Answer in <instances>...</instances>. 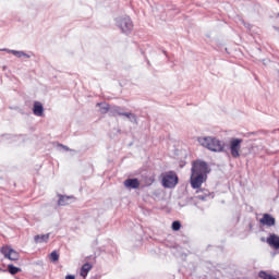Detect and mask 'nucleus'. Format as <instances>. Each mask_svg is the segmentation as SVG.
<instances>
[{
	"instance_id": "4468645a",
	"label": "nucleus",
	"mask_w": 279,
	"mask_h": 279,
	"mask_svg": "<svg viewBox=\"0 0 279 279\" xmlns=\"http://www.w3.org/2000/svg\"><path fill=\"white\" fill-rule=\"evenodd\" d=\"M90 269H93V264H90V263H85V264L81 267V276H82V278H86V276H88V271H90Z\"/></svg>"
},
{
	"instance_id": "aec40b11",
	"label": "nucleus",
	"mask_w": 279,
	"mask_h": 279,
	"mask_svg": "<svg viewBox=\"0 0 279 279\" xmlns=\"http://www.w3.org/2000/svg\"><path fill=\"white\" fill-rule=\"evenodd\" d=\"M50 260L52 263H58V260H60V255L58 254L57 251H53L51 254H50Z\"/></svg>"
},
{
	"instance_id": "f03ea898",
	"label": "nucleus",
	"mask_w": 279,
	"mask_h": 279,
	"mask_svg": "<svg viewBox=\"0 0 279 279\" xmlns=\"http://www.w3.org/2000/svg\"><path fill=\"white\" fill-rule=\"evenodd\" d=\"M197 142L202 147L215 154H221L226 149V143L214 136H202L197 138Z\"/></svg>"
},
{
	"instance_id": "2eb2a0df",
	"label": "nucleus",
	"mask_w": 279,
	"mask_h": 279,
	"mask_svg": "<svg viewBox=\"0 0 279 279\" xmlns=\"http://www.w3.org/2000/svg\"><path fill=\"white\" fill-rule=\"evenodd\" d=\"M96 106L100 108V114H108V112H110V105L108 104L98 102Z\"/></svg>"
},
{
	"instance_id": "a211bd4d",
	"label": "nucleus",
	"mask_w": 279,
	"mask_h": 279,
	"mask_svg": "<svg viewBox=\"0 0 279 279\" xmlns=\"http://www.w3.org/2000/svg\"><path fill=\"white\" fill-rule=\"evenodd\" d=\"M8 269H9V274H11L12 276H16V274L21 271V268L15 267L14 265H9Z\"/></svg>"
},
{
	"instance_id": "dca6fc26",
	"label": "nucleus",
	"mask_w": 279,
	"mask_h": 279,
	"mask_svg": "<svg viewBox=\"0 0 279 279\" xmlns=\"http://www.w3.org/2000/svg\"><path fill=\"white\" fill-rule=\"evenodd\" d=\"M122 117H125L126 119H129L131 123H135V125H138V118L136 117V114L132 112H124Z\"/></svg>"
},
{
	"instance_id": "6ab92c4d",
	"label": "nucleus",
	"mask_w": 279,
	"mask_h": 279,
	"mask_svg": "<svg viewBox=\"0 0 279 279\" xmlns=\"http://www.w3.org/2000/svg\"><path fill=\"white\" fill-rule=\"evenodd\" d=\"M258 276L262 279H278V278L267 274V271H265V270L259 271Z\"/></svg>"
},
{
	"instance_id": "5701e85b",
	"label": "nucleus",
	"mask_w": 279,
	"mask_h": 279,
	"mask_svg": "<svg viewBox=\"0 0 279 279\" xmlns=\"http://www.w3.org/2000/svg\"><path fill=\"white\" fill-rule=\"evenodd\" d=\"M63 148L65 149V151L70 150L68 146H63Z\"/></svg>"
},
{
	"instance_id": "f3484780",
	"label": "nucleus",
	"mask_w": 279,
	"mask_h": 279,
	"mask_svg": "<svg viewBox=\"0 0 279 279\" xmlns=\"http://www.w3.org/2000/svg\"><path fill=\"white\" fill-rule=\"evenodd\" d=\"M34 239H35V243H47V241H49V233L35 235Z\"/></svg>"
},
{
	"instance_id": "ddd939ff",
	"label": "nucleus",
	"mask_w": 279,
	"mask_h": 279,
	"mask_svg": "<svg viewBox=\"0 0 279 279\" xmlns=\"http://www.w3.org/2000/svg\"><path fill=\"white\" fill-rule=\"evenodd\" d=\"M0 51H8L9 53H12L16 58H29V54L25 53L24 51L19 50H8V49H0Z\"/></svg>"
},
{
	"instance_id": "f257e3e1",
	"label": "nucleus",
	"mask_w": 279,
	"mask_h": 279,
	"mask_svg": "<svg viewBox=\"0 0 279 279\" xmlns=\"http://www.w3.org/2000/svg\"><path fill=\"white\" fill-rule=\"evenodd\" d=\"M208 173H210V169L206 161H193L190 177L192 189H202V184L208 180Z\"/></svg>"
},
{
	"instance_id": "0eeeda50",
	"label": "nucleus",
	"mask_w": 279,
	"mask_h": 279,
	"mask_svg": "<svg viewBox=\"0 0 279 279\" xmlns=\"http://www.w3.org/2000/svg\"><path fill=\"white\" fill-rule=\"evenodd\" d=\"M259 223H262V226L271 228V226H276V218H274L270 214H264L259 220Z\"/></svg>"
},
{
	"instance_id": "7ed1b4c3",
	"label": "nucleus",
	"mask_w": 279,
	"mask_h": 279,
	"mask_svg": "<svg viewBox=\"0 0 279 279\" xmlns=\"http://www.w3.org/2000/svg\"><path fill=\"white\" fill-rule=\"evenodd\" d=\"M116 25L121 29L122 34H132V29H134V23L130 16H122L116 20Z\"/></svg>"
},
{
	"instance_id": "f8f14e48",
	"label": "nucleus",
	"mask_w": 279,
	"mask_h": 279,
	"mask_svg": "<svg viewBox=\"0 0 279 279\" xmlns=\"http://www.w3.org/2000/svg\"><path fill=\"white\" fill-rule=\"evenodd\" d=\"M58 197H59V201H58L59 206H69L71 199H74L73 196H66L62 194H59Z\"/></svg>"
},
{
	"instance_id": "20e7f679",
	"label": "nucleus",
	"mask_w": 279,
	"mask_h": 279,
	"mask_svg": "<svg viewBox=\"0 0 279 279\" xmlns=\"http://www.w3.org/2000/svg\"><path fill=\"white\" fill-rule=\"evenodd\" d=\"M178 174L173 171L166 172L162 174L161 184L163 189H175L178 186Z\"/></svg>"
},
{
	"instance_id": "6e6552de",
	"label": "nucleus",
	"mask_w": 279,
	"mask_h": 279,
	"mask_svg": "<svg viewBox=\"0 0 279 279\" xmlns=\"http://www.w3.org/2000/svg\"><path fill=\"white\" fill-rule=\"evenodd\" d=\"M33 113L35 117H45V107H43V102L35 101L33 105Z\"/></svg>"
},
{
	"instance_id": "4be33fe9",
	"label": "nucleus",
	"mask_w": 279,
	"mask_h": 279,
	"mask_svg": "<svg viewBox=\"0 0 279 279\" xmlns=\"http://www.w3.org/2000/svg\"><path fill=\"white\" fill-rule=\"evenodd\" d=\"M65 279H75V276H73V275H68V276L65 277Z\"/></svg>"
},
{
	"instance_id": "9d476101",
	"label": "nucleus",
	"mask_w": 279,
	"mask_h": 279,
	"mask_svg": "<svg viewBox=\"0 0 279 279\" xmlns=\"http://www.w3.org/2000/svg\"><path fill=\"white\" fill-rule=\"evenodd\" d=\"M266 243H268V245H270V247H274L275 250H279V236L276 234H270L267 240Z\"/></svg>"
},
{
	"instance_id": "9b49d317",
	"label": "nucleus",
	"mask_w": 279,
	"mask_h": 279,
	"mask_svg": "<svg viewBox=\"0 0 279 279\" xmlns=\"http://www.w3.org/2000/svg\"><path fill=\"white\" fill-rule=\"evenodd\" d=\"M124 186L125 189H140L141 182L138 181V179H126L124 181Z\"/></svg>"
},
{
	"instance_id": "39448f33",
	"label": "nucleus",
	"mask_w": 279,
	"mask_h": 279,
	"mask_svg": "<svg viewBox=\"0 0 279 279\" xmlns=\"http://www.w3.org/2000/svg\"><path fill=\"white\" fill-rule=\"evenodd\" d=\"M243 144V140L241 138H232L229 144V149L232 158H241V145Z\"/></svg>"
},
{
	"instance_id": "412c9836",
	"label": "nucleus",
	"mask_w": 279,
	"mask_h": 279,
	"mask_svg": "<svg viewBox=\"0 0 279 279\" xmlns=\"http://www.w3.org/2000/svg\"><path fill=\"white\" fill-rule=\"evenodd\" d=\"M180 228H182V223H180V221L175 220L172 222V230H174V232H178Z\"/></svg>"
},
{
	"instance_id": "423d86ee",
	"label": "nucleus",
	"mask_w": 279,
	"mask_h": 279,
	"mask_svg": "<svg viewBox=\"0 0 279 279\" xmlns=\"http://www.w3.org/2000/svg\"><path fill=\"white\" fill-rule=\"evenodd\" d=\"M1 253L4 258H9V260H19L20 258L19 252L14 251V248H11L10 246H3L1 248Z\"/></svg>"
},
{
	"instance_id": "1a4fd4ad",
	"label": "nucleus",
	"mask_w": 279,
	"mask_h": 279,
	"mask_svg": "<svg viewBox=\"0 0 279 279\" xmlns=\"http://www.w3.org/2000/svg\"><path fill=\"white\" fill-rule=\"evenodd\" d=\"M125 111H123V107L112 106L109 110V117H123Z\"/></svg>"
}]
</instances>
